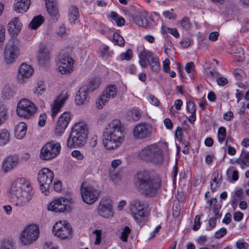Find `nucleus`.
<instances>
[{
    "instance_id": "nucleus-1",
    "label": "nucleus",
    "mask_w": 249,
    "mask_h": 249,
    "mask_svg": "<svg viewBox=\"0 0 249 249\" xmlns=\"http://www.w3.org/2000/svg\"><path fill=\"white\" fill-rule=\"evenodd\" d=\"M134 184L137 190L147 197L155 196L162 185L160 176L153 170H143L138 172L135 178Z\"/></svg>"
},
{
    "instance_id": "nucleus-2",
    "label": "nucleus",
    "mask_w": 249,
    "mask_h": 249,
    "mask_svg": "<svg viewBox=\"0 0 249 249\" xmlns=\"http://www.w3.org/2000/svg\"><path fill=\"white\" fill-rule=\"evenodd\" d=\"M34 194L30 181L26 178H20L12 183L9 196L13 205L21 207L26 206L30 202Z\"/></svg>"
},
{
    "instance_id": "nucleus-3",
    "label": "nucleus",
    "mask_w": 249,
    "mask_h": 249,
    "mask_svg": "<svg viewBox=\"0 0 249 249\" xmlns=\"http://www.w3.org/2000/svg\"><path fill=\"white\" fill-rule=\"evenodd\" d=\"M109 131L104 134L103 143L107 150L117 148L123 142L124 135L121 130V123L119 120L114 119L109 124Z\"/></svg>"
},
{
    "instance_id": "nucleus-4",
    "label": "nucleus",
    "mask_w": 249,
    "mask_h": 249,
    "mask_svg": "<svg viewBox=\"0 0 249 249\" xmlns=\"http://www.w3.org/2000/svg\"><path fill=\"white\" fill-rule=\"evenodd\" d=\"M167 148L165 143H155L148 145L142 149L138 153L139 158L146 161L159 163L163 160L162 149Z\"/></svg>"
},
{
    "instance_id": "nucleus-5",
    "label": "nucleus",
    "mask_w": 249,
    "mask_h": 249,
    "mask_svg": "<svg viewBox=\"0 0 249 249\" xmlns=\"http://www.w3.org/2000/svg\"><path fill=\"white\" fill-rule=\"evenodd\" d=\"M88 132V128L85 124L82 122L75 124L68 139L67 146L71 148L83 145L87 138Z\"/></svg>"
},
{
    "instance_id": "nucleus-6",
    "label": "nucleus",
    "mask_w": 249,
    "mask_h": 249,
    "mask_svg": "<svg viewBox=\"0 0 249 249\" xmlns=\"http://www.w3.org/2000/svg\"><path fill=\"white\" fill-rule=\"evenodd\" d=\"M53 177V172L47 168L42 169L38 172L37 180L40 184V189L45 196L49 195Z\"/></svg>"
},
{
    "instance_id": "nucleus-7",
    "label": "nucleus",
    "mask_w": 249,
    "mask_h": 249,
    "mask_svg": "<svg viewBox=\"0 0 249 249\" xmlns=\"http://www.w3.org/2000/svg\"><path fill=\"white\" fill-rule=\"evenodd\" d=\"M36 110L37 107L32 102L26 98H23L18 101L16 112L18 116L29 119L34 115Z\"/></svg>"
},
{
    "instance_id": "nucleus-8",
    "label": "nucleus",
    "mask_w": 249,
    "mask_h": 249,
    "mask_svg": "<svg viewBox=\"0 0 249 249\" xmlns=\"http://www.w3.org/2000/svg\"><path fill=\"white\" fill-rule=\"evenodd\" d=\"M61 145L58 142L51 141L46 143L41 148L40 158L45 160H49L55 158L60 153Z\"/></svg>"
},
{
    "instance_id": "nucleus-9",
    "label": "nucleus",
    "mask_w": 249,
    "mask_h": 249,
    "mask_svg": "<svg viewBox=\"0 0 249 249\" xmlns=\"http://www.w3.org/2000/svg\"><path fill=\"white\" fill-rule=\"evenodd\" d=\"M152 134V126L146 123L138 124L132 130L133 137L136 140L148 139L151 137Z\"/></svg>"
},
{
    "instance_id": "nucleus-10",
    "label": "nucleus",
    "mask_w": 249,
    "mask_h": 249,
    "mask_svg": "<svg viewBox=\"0 0 249 249\" xmlns=\"http://www.w3.org/2000/svg\"><path fill=\"white\" fill-rule=\"evenodd\" d=\"M39 233L38 227L35 225H31L26 227L22 231L20 240L24 245H29L35 241Z\"/></svg>"
},
{
    "instance_id": "nucleus-11",
    "label": "nucleus",
    "mask_w": 249,
    "mask_h": 249,
    "mask_svg": "<svg viewBox=\"0 0 249 249\" xmlns=\"http://www.w3.org/2000/svg\"><path fill=\"white\" fill-rule=\"evenodd\" d=\"M53 232L57 237L65 239L71 236L72 228L65 221H60L56 222L53 226Z\"/></svg>"
},
{
    "instance_id": "nucleus-12",
    "label": "nucleus",
    "mask_w": 249,
    "mask_h": 249,
    "mask_svg": "<svg viewBox=\"0 0 249 249\" xmlns=\"http://www.w3.org/2000/svg\"><path fill=\"white\" fill-rule=\"evenodd\" d=\"M71 199H68L61 197L54 199L48 206V210L54 212L62 213L65 211H70L71 207L70 204H72Z\"/></svg>"
},
{
    "instance_id": "nucleus-13",
    "label": "nucleus",
    "mask_w": 249,
    "mask_h": 249,
    "mask_svg": "<svg viewBox=\"0 0 249 249\" xmlns=\"http://www.w3.org/2000/svg\"><path fill=\"white\" fill-rule=\"evenodd\" d=\"M58 59V69L62 74H68L73 71L74 60L68 53L60 54Z\"/></svg>"
},
{
    "instance_id": "nucleus-14",
    "label": "nucleus",
    "mask_w": 249,
    "mask_h": 249,
    "mask_svg": "<svg viewBox=\"0 0 249 249\" xmlns=\"http://www.w3.org/2000/svg\"><path fill=\"white\" fill-rule=\"evenodd\" d=\"M117 89L114 85H109L101 95L98 105L97 104V107L98 109L103 108V106L111 98H114L117 96Z\"/></svg>"
},
{
    "instance_id": "nucleus-15",
    "label": "nucleus",
    "mask_w": 249,
    "mask_h": 249,
    "mask_svg": "<svg viewBox=\"0 0 249 249\" xmlns=\"http://www.w3.org/2000/svg\"><path fill=\"white\" fill-rule=\"evenodd\" d=\"M81 193L83 201L88 204L94 203L99 196L97 190L90 186L84 187V184L81 187Z\"/></svg>"
},
{
    "instance_id": "nucleus-16",
    "label": "nucleus",
    "mask_w": 249,
    "mask_h": 249,
    "mask_svg": "<svg viewBox=\"0 0 249 249\" xmlns=\"http://www.w3.org/2000/svg\"><path fill=\"white\" fill-rule=\"evenodd\" d=\"M19 54L18 47L15 45L13 41L8 42L6 45L4 58L7 64H11L15 62Z\"/></svg>"
},
{
    "instance_id": "nucleus-17",
    "label": "nucleus",
    "mask_w": 249,
    "mask_h": 249,
    "mask_svg": "<svg viewBox=\"0 0 249 249\" xmlns=\"http://www.w3.org/2000/svg\"><path fill=\"white\" fill-rule=\"evenodd\" d=\"M130 209L132 216L137 222H140L145 216L144 204L139 200H134L130 204Z\"/></svg>"
},
{
    "instance_id": "nucleus-18",
    "label": "nucleus",
    "mask_w": 249,
    "mask_h": 249,
    "mask_svg": "<svg viewBox=\"0 0 249 249\" xmlns=\"http://www.w3.org/2000/svg\"><path fill=\"white\" fill-rule=\"evenodd\" d=\"M71 119V114L69 112H65L61 115L56 124L55 128L56 134L61 136L64 133L70 122Z\"/></svg>"
},
{
    "instance_id": "nucleus-19",
    "label": "nucleus",
    "mask_w": 249,
    "mask_h": 249,
    "mask_svg": "<svg viewBox=\"0 0 249 249\" xmlns=\"http://www.w3.org/2000/svg\"><path fill=\"white\" fill-rule=\"evenodd\" d=\"M98 212L99 214L104 218H109L113 216L112 204L107 199L100 202Z\"/></svg>"
},
{
    "instance_id": "nucleus-20",
    "label": "nucleus",
    "mask_w": 249,
    "mask_h": 249,
    "mask_svg": "<svg viewBox=\"0 0 249 249\" xmlns=\"http://www.w3.org/2000/svg\"><path fill=\"white\" fill-rule=\"evenodd\" d=\"M137 53L139 57V63L142 67L146 68L148 65V61L153 55V53L145 49L143 45L137 47Z\"/></svg>"
},
{
    "instance_id": "nucleus-21",
    "label": "nucleus",
    "mask_w": 249,
    "mask_h": 249,
    "mask_svg": "<svg viewBox=\"0 0 249 249\" xmlns=\"http://www.w3.org/2000/svg\"><path fill=\"white\" fill-rule=\"evenodd\" d=\"M22 27V24L18 17L12 18L9 22L7 26L8 31L12 36H17L20 32Z\"/></svg>"
},
{
    "instance_id": "nucleus-22",
    "label": "nucleus",
    "mask_w": 249,
    "mask_h": 249,
    "mask_svg": "<svg viewBox=\"0 0 249 249\" xmlns=\"http://www.w3.org/2000/svg\"><path fill=\"white\" fill-rule=\"evenodd\" d=\"M68 95L65 94H60L54 101L52 107V116L54 118L58 112L60 111V109L64 105L65 102L68 99Z\"/></svg>"
},
{
    "instance_id": "nucleus-23",
    "label": "nucleus",
    "mask_w": 249,
    "mask_h": 249,
    "mask_svg": "<svg viewBox=\"0 0 249 249\" xmlns=\"http://www.w3.org/2000/svg\"><path fill=\"white\" fill-rule=\"evenodd\" d=\"M88 88L86 86H81L75 96V102L78 105H81L88 102L89 99Z\"/></svg>"
},
{
    "instance_id": "nucleus-24",
    "label": "nucleus",
    "mask_w": 249,
    "mask_h": 249,
    "mask_svg": "<svg viewBox=\"0 0 249 249\" xmlns=\"http://www.w3.org/2000/svg\"><path fill=\"white\" fill-rule=\"evenodd\" d=\"M19 161L18 157L16 155H11L6 158L2 164V170L4 172H7L17 165Z\"/></svg>"
},
{
    "instance_id": "nucleus-25",
    "label": "nucleus",
    "mask_w": 249,
    "mask_h": 249,
    "mask_svg": "<svg viewBox=\"0 0 249 249\" xmlns=\"http://www.w3.org/2000/svg\"><path fill=\"white\" fill-rule=\"evenodd\" d=\"M47 10L49 14L55 20L59 18V14L56 6V2L54 0H45Z\"/></svg>"
},
{
    "instance_id": "nucleus-26",
    "label": "nucleus",
    "mask_w": 249,
    "mask_h": 249,
    "mask_svg": "<svg viewBox=\"0 0 249 249\" xmlns=\"http://www.w3.org/2000/svg\"><path fill=\"white\" fill-rule=\"evenodd\" d=\"M30 5V0H16L14 9L17 13H23L28 10Z\"/></svg>"
},
{
    "instance_id": "nucleus-27",
    "label": "nucleus",
    "mask_w": 249,
    "mask_h": 249,
    "mask_svg": "<svg viewBox=\"0 0 249 249\" xmlns=\"http://www.w3.org/2000/svg\"><path fill=\"white\" fill-rule=\"evenodd\" d=\"M50 58V54L47 48L45 47H40L37 56L39 64L41 65H45L49 62Z\"/></svg>"
},
{
    "instance_id": "nucleus-28",
    "label": "nucleus",
    "mask_w": 249,
    "mask_h": 249,
    "mask_svg": "<svg viewBox=\"0 0 249 249\" xmlns=\"http://www.w3.org/2000/svg\"><path fill=\"white\" fill-rule=\"evenodd\" d=\"M34 69L31 66L25 63H22L18 68L19 76L21 78H28L33 73Z\"/></svg>"
},
{
    "instance_id": "nucleus-29",
    "label": "nucleus",
    "mask_w": 249,
    "mask_h": 249,
    "mask_svg": "<svg viewBox=\"0 0 249 249\" xmlns=\"http://www.w3.org/2000/svg\"><path fill=\"white\" fill-rule=\"evenodd\" d=\"M27 125L26 123L19 122L15 127V136L18 139H22L26 135Z\"/></svg>"
},
{
    "instance_id": "nucleus-30",
    "label": "nucleus",
    "mask_w": 249,
    "mask_h": 249,
    "mask_svg": "<svg viewBox=\"0 0 249 249\" xmlns=\"http://www.w3.org/2000/svg\"><path fill=\"white\" fill-rule=\"evenodd\" d=\"M231 163H237L240 165L242 168H244L245 166H248L249 165V152L243 151L240 157L234 161H232Z\"/></svg>"
},
{
    "instance_id": "nucleus-31",
    "label": "nucleus",
    "mask_w": 249,
    "mask_h": 249,
    "mask_svg": "<svg viewBox=\"0 0 249 249\" xmlns=\"http://www.w3.org/2000/svg\"><path fill=\"white\" fill-rule=\"evenodd\" d=\"M79 13L78 8L74 5H71L69 8V21L71 24H74L79 18Z\"/></svg>"
},
{
    "instance_id": "nucleus-32",
    "label": "nucleus",
    "mask_w": 249,
    "mask_h": 249,
    "mask_svg": "<svg viewBox=\"0 0 249 249\" xmlns=\"http://www.w3.org/2000/svg\"><path fill=\"white\" fill-rule=\"evenodd\" d=\"M112 34V36H108V38L114 43L120 47H123L124 45L125 41L124 38L121 36L118 33L114 32L112 31L111 32Z\"/></svg>"
},
{
    "instance_id": "nucleus-33",
    "label": "nucleus",
    "mask_w": 249,
    "mask_h": 249,
    "mask_svg": "<svg viewBox=\"0 0 249 249\" xmlns=\"http://www.w3.org/2000/svg\"><path fill=\"white\" fill-rule=\"evenodd\" d=\"M148 64L152 71L157 72L160 70V63L159 58L154 55L149 59Z\"/></svg>"
},
{
    "instance_id": "nucleus-34",
    "label": "nucleus",
    "mask_w": 249,
    "mask_h": 249,
    "mask_svg": "<svg viewBox=\"0 0 249 249\" xmlns=\"http://www.w3.org/2000/svg\"><path fill=\"white\" fill-rule=\"evenodd\" d=\"M141 114L138 108H133L128 112L127 119L130 121L136 122L140 120Z\"/></svg>"
},
{
    "instance_id": "nucleus-35",
    "label": "nucleus",
    "mask_w": 249,
    "mask_h": 249,
    "mask_svg": "<svg viewBox=\"0 0 249 249\" xmlns=\"http://www.w3.org/2000/svg\"><path fill=\"white\" fill-rule=\"evenodd\" d=\"M101 84L100 80L99 78H91L89 80L87 85H83L88 88L89 91H92L98 89Z\"/></svg>"
},
{
    "instance_id": "nucleus-36",
    "label": "nucleus",
    "mask_w": 249,
    "mask_h": 249,
    "mask_svg": "<svg viewBox=\"0 0 249 249\" xmlns=\"http://www.w3.org/2000/svg\"><path fill=\"white\" fill-rule=\"evenodd\" d=\"M210 212H212L215 216H218V204L216 198H212L207 201Z\"/></svg>"
},
{
    "instance_id": "nucleus-37",
    "label": "nucleus",
    "mask_w": 249,
    "mask_h": 249,
    "mask_svg": "<svg viewBox=\"0 0 249 249\" xmlns=\"http://www.w3.org/2000/svg\"><path fill=\"white\" fill-rule=\"evenodd\" d=\"M44 18L41 16H36L29 24V27L33 30H36L44 22Z\"/></svg>"
},
{
    "instance_id": "nucleus-38",
    "label": "nucleus",
    "mask_w": 249,
    "mask_h": 249,
    "mask_svg": "<svg viewBox=\"0 0 249 249\" xmlns=\"http://www.w3.org/2000/svg\"><path fill=\"white\" fill-rule=\"evenodd\" d=\"M131 231V230L130 228L127 226H125L121 230L120 235L119 236L120 240L124 242H127Z\"/></svg>"
},
{
    "instance_id": "nucleus-39",
    "label": "nucleus",
    "mask_w": 249,
    "mask_h": 249,
    "mask_svg": "<svg viewBox=\"0 0 249 249\" xmlns=\"http://www.w3.org/2000/svg\"><path fill=\"white\" fill-rule=\"evenodd\" d=\"M10 134L6 129H0V146L5 145L9 141Z\"/></svg>"
},
{
    "instance_id": "nucleus-40",
    "label": "nucleus",
    "mask_w": 249,
    "mask_h": 249,
    "mask_svg": "<svg viewBox=\"0 0 249 249\" xmlns=\"http://www.w3.org/2000/svg\"><path fill=\"white\" fill-rule=\"evenodd\" d=\"M134 21L139 26L146 27L148 26L147 18L142 15L136 16L134 18Z\"/></svg>"
},
{
    "instance_id": "nucleus-41",
    "label": "nucleus",
    "mask_w": 249,
    "mask_h": 249,
    "mask_svg": "<svg viewBox=\"0 0 249 249\" xmlns=\"http://www.w3.org/2000/svg\"><path fill=\"white\" fill-rule=\"evenodd\" d=\"M110 18L118 26H122L125 23V19L124 18L119 15L115 12H111L110 13Z\"/></svg>"
},
{
    "instance_id": "nucleus-42",
    "label": "nucleus",
    "mask_w": 249,
    "mask_h": 249,
    "mask_svg": "<svg viewBox=\"0 0 249 249\" xmlns=\"http://www.w3.org/2000/svg\"><path fill=\"white\" fill-rule=\"evenodd\" d=\"M234 55L233 59L237 62H243L245 58V55L244 50L242 48L239 47L236 49V51L234 52Z\"/></svg>"
},
{
    "instance_id": "nucleus-43",
    "label": "nucleus",
    "mask_w": 249,
    "mask_h": 249,
    "mask_svg": "<svg viewBox=\"0 0 249 249\" xmlns=\"http://www.w3.org/2000/svg\"><path fill=\"white\" fill-rule=\"evenodd\" d=\"M227 176L231 181H235L238 179V172L234 167H231L227 171Z\"/></svg>"
},
{
    "instance_id": "nucleus-44",
    "label": "nucleus",
    "mask_w": 249,
    "mask_h": 249,
    "mask_svg": "<svg viewBox=\"0 0 249 249\" xmlns=\"http://www.w3.org/2000/svg\"><path fill=\"white\" fill-rule=\"evenodd\" d=\"M218 172L216 171L213 175L210 182V188L213 193L215 192L218 188Z\"/></svg>"
},
{
    "instance_id": "nucleus-45",
    "label": "nucleus",
    "mask_w": 249,
    "mask_h": 249,
    "mask_svg": "<svg viewBox=\"0 0 249 249\" xmlns=\"http://www.w3.org/2000/svg\"><path fill=\"white\" fill-rule=\"evenodd\" d=\"M220 9L221 14L226 16L231 15L233 12V7L229 3L225 6H222Z\"/></svg>"
},
{
    "instance_id": "nucleus-46",
    "label": "nucleus",
    "mask_w": 249,
    "mask_h": 249,
    "mask_svg": "<svg viewBox=\"0 0 249 249\" xmlns=\"http://www.w3.org/2000/svg\"><path fill=\"white\" fill-rule=\"evenodd\" d=\"M102 57L107 58L111 57L114 54L113 51L109 50V48L107 45H104L100 51Z\"/></svg>"
},
{
    "instance_id": "nucleus-47",
    "label": "nucleus",
    "mask_w": 249,
    "mask_h": 249,
    "mask_svg": "<svg viewBox=\"0 0 249 249\" xmlns=\"http://www.w3.org/2000/svg\"><path fill=\"white\" fill-rule=\"evenodd\" d=\"M180 25L182 29L185 31H189L192 26L190 19L187 17H184L181 20Z\"/></svg>"
},
{
    "instance_id": "nucleus-48",
    "label": "nucleus",
    "mask_w": 249,
    "mask_h": 249,
    "mask_svg": "<svg viewBox=\"0 0 249 249\" xmlns=\"http://www.w3.org/2000/svg\"><path fill=\"white\" fill-rule=\"evenodd\" d=\"M133 57L132 50L129 49H127L125 52L121 53L120 55V59L122 60H130Z\"/></svg>"
},
{
    "instance_id": "nucleus-49",
    "label": "nucleus",
    "mask_w": 249,
    "mask_h": 249,
    "mask_svg": "<svg viewBox=\"0 0 249 249\" xmlns=\"http://www.w3.org/2000/svg\"><path fill=\"white\" fill-rule=\"evenodd\" d=\"M46 86L43 82L40 81L34 90V93L37 95H41L45 90Z\"/></svg>"
},
{
    "instance_id": "nucleus-50",
    "label": "nucleus",
    "mask_w": 249,
    "mask_h": 249,
    "mask_svg": "<svg viewBox=\"0 0 249 249\" xmlns=\"http://www.w3.org/2000/svg\"><path fill=\"white\" fill-rule=\"evenodd\" d=\"M187 111L190 113H196V108L195 103L192 101H189L187 102Z\"/></svg>"
},
{
    "instance_id": "nucleus-51",
    "label": "nucleus",
    "mask_w": 249,
    "mask_h": 249,
    "mask_svg": "<svg viewBox=\"0 0 249 249\" xmlns=\"http://www.w3.org/2000/svg\"><path fill=\"white\" fill-rule=\"evenodd\" d=\"M93 233L95 235V240L94 244L96 245H100L101 242L102 230H95L93 231Z\"/></svg>"
},
{
    "instance_id": "nucleus-52",
    "label": "nucleus",
    "mask_w": 249,
    "mask_h": 249,
    "mask_svg": "<svg viewBox=\"0 0 249 249\" xmlns=\"http://www.w3.org/2000/svg\"><path fill=\"white\" fill-rule=\"evenodd\" d=\"M7 110L2 107H0V125L6 119Z\"/></svg>"
},
{
    "instance_id": "nucleus-53",
    "label": "nucleus",
    "mask_w": 249,
    "mask_h": 249,
    "mask_svg": "<svg viewBox=\"0 0 249 249\" xmlns=\"http://www.w3.org/2000/svg\"><path fill=\"white\" fill-rule=\"evenodd\" d=\"M200 217L198 215H196L194 219V224L193 226V230L195 231H197L200 227L201 223L200 222Z\"/></svg>"
},
{
    "instance_id": "nucleus-54",
    "label": "nucleus",
    "mask_w": 249,
    "mask_h": 249,
    "mask_svg": "<svg viewBox=\"0 0 249 249\" xmlns=\"http://www.w3.org/2000/svg\"><path fill=\"white\" fill-rule=\"evenodd\" d=\"M5 28L4 26L0 25V47L3 45L5 39Z\"/></svg>"
},
{
    "instance_id": "nucleus-55",
    "label": "nucleus",
    "mask_w": 249,
    "mask_h": 249,
    "mask_svg": "<svg viewBox=\"0 0 249 249\" xmlns=\"http://www.w3.org/2000/svg\"><path fill=\"white\" fill-rule=\"evenodd\" d=\"M226 136V129L224 127L219 128V141H223Z\"/></svg>"
},
{
    "instance_id": "nucleus-56",
    "label": "nucleus",
    "mask_w": 249,
    "mask_h": 249,
    "mask_svg": "<svg viewBox=\"0 0 249 249\" xmlns=\"http://www.w3.org/2000/svg\"><path fill=\"white\" fill-rule=\"evenodd\" d=\"M13 246V245L12 242L8 240L3 242L2 245L0 247V249H12Z\"/></svg>"
},
{
    "instance_id": "nucleus-57",
    "label": "nucleus",
    "mask_w": 249,
    "mask_h": 249,
    "mask_svg": "<svg viewBox=\"0 0 249 249\" xmlns=\"http://www.w3.org/2000/svg\"><path fill=\"white\" fill-rule=\"evenodd\" d=\"M236 245L238 249H248L249 248V244L242 240L238 241L236 243Z\"/></svg>"
},
{
    "instance_id": "nucleus-58",
    "label": "nucleus",
    "mask_w": 249,
    "mask_h": 249,
    "mask_svg": "<svg viewBox=\"0 0 249 249\" xmlns=\"http://www.w3.org/2000/svg\"><path fill=\"white\" fill-rule=\"evenodd\" d=\"M47 119V115L45 113L40 114L38 121V125L42 127L44 126Z\"/></svg>"
},
{
    "instance_id": "nucleus-59",
    "label": "nucleus",
    "mask_w": 249,
    "mask_h": 249,
    "mask_svg": "<svg viewBox=\"0 0 249 249\" xmlns=\"http://www.w3.org/2000/svg\"><path fill=\"white\" fill-rule=\"evenodd\" d=\"M170 61L168 58L165 59L162 62L163 71L167 72L170 70Z\"/></svg>"
},
{
    "instance_id": "nucleus-60",
    "label": "nucleus",
    "mask_w": 249,
    "mask_h": 249,
    "mask_svg": "<svg viewBox=\"0 0 249 249\" xmlns=\"http://www.w3.org/2000/svg\"><path fill=\"white\" fill-rule=\"evenodd\" d=\"M44 249H58L57 246L54 245L53 243L50 241L46 242L43 246Z\"/></svg>"
},
{
    "instance_id": "nucleus-61",
    "label": "nucleus",
    "mask_w": 249,
    "mask_h": 249,
    "mask_svg": "<svg viewBox=\"0 0 249 249\" xmlns=\"http://www.w3.org/2000/svg\"><path fill=\"white\" fill-rule=\"evenodd\" d=\"M180 44L182 48H188L190 45V39L188 37L183 38L182 39V40L180 42Z\"/></svg>"
},
{
    "instance_id": "nucleus-62",
    "label": "nucleus",
    "mask_w": 249,
    "mask_h": 249,
    "mask_svg": "<svg viewBox=\"0 0 249 249\" xmlns=\"http://www.w3.org/2000/svg\"><path fill=\"white\" fill-rule=\"evenodd\" d=\"M98 141V137L96 135H93L89 140V145L90 147L92 148L95 147L97 144Z\"/></svg>"
},
{
    "instance_id": "nucleus-63",
    "label": "nucleus",
    "mask_w": 249,
    "mask_h": 249,
    "mask_svg": "<svg viewBox=\"0 0 249 249\" xmlns=\"http://www.w3.org/2000/svg\"><path fill=\"white\" fill-rule=\"evenodd\" d=\"M71 155L73 157L77 160H81L84 159L83 154L79 150H74L71 152Z\"/></svg>"
},
{
    "instance_id": "nucleus-64",
    "label": "nucleus",
    "mask_w": 249,
    "mask_h": 249,
    "mask_svg": "<svg viewBox=\"0 0 249 249\" xmlns=\"http://www.w3.org/2000/svg\"><path fill=\"white\" fill-rule=\"evenodd\" d=\"M182 129L180 126H178L177 128V130L175 132V137L179 141H181L182 138Z\"/></svg>"
}]
</instances>
